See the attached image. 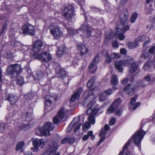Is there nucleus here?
<instances>
[{
  "label": "nucleus",
  "mask_w": 155,
  "mask_h": 155,
  "mask_svg": "<svg viewBox=\"0 0 155 155\" xmlns=\"http://www.w3.org/2000/svg\"><path fill=\"white\" fill-rule=\"evenodd\" d=\"M116 109V108H115V107L111 104L110 106L107 109V112L108 114H110L113 113L114 111Z\"/></svg>",
  "instance_id": "nucleus-43"
},
{
  "label": "nucleus",
  "mask_w": 155,
  "mask_h": 155,
  "mask_svg": "<svg viewBox=\"0 0 155 155\" xmlns=\"http://www.w3.org/2000/svg\"><path fill=\"white\" fill-rule=\"evenodd\" d=\"M137 97V96L135 95L134 96V97L132 98L130 100V103L131 104V105H134V106L132 107L133 110H135L140 105V103L139 102H137L135 104Z\"/></svg>",
  "instance_id": "nucleus-20"
},
{
  "label": "nucleus",
  "mask_w": 155,
  "mask_h": 155,
  "mask_svg": "<svg viewBox=\"0 0 155 155\" xmlns=\"http://www.w3.org/2000/svg\"><path fill=\"white\" fill-rule=\"evenodd\" d=\"M67 48L64 45L61 46L59 48L57 52L58 56L59 57H61L62 55L67 53Z\"/></svg>",
  "instance_id": "nucleus-21"
},
{
  "label": "nucleus",
  "mask_w": 155,
  "mask_h": 155,
  "mask_svg": "<svg viewBox=\"0 0 155 155\" xmlns=\"http://www.w3.org/2000/svg\"><path fill=\"white\" fill-rule=\"evenodd\" d=\"M5 127L6 124L5 123H0V132L2 133L4 131Z\"/></svg>",
  "instance_id": "nucleus-46"
},
{
  "label": "nucleus",
  "mask_w": 155,
  "mask_h": 155,
  "mask_svg": "<svg viewBox=\"0 0 155 155\" xmlns=\"http://www.w3.org/2000/svg\"><path fill=\"white\" fill-rule=\"evenodd\" d=\"M112 45L113 47L114 48H118L119 45L117 41H113L112 43Z\"/></svg>",
  "instance_id": "nucleus-58"
},
{
  "label": "nucleus",
  "mask_w": 155,
  "mask_h": 155,
  "mask_svg": "<svg viewBox=\"0 0 155 155\" xmlns=\"http://www.w3.org/2000/svg\"><path fill=\"white\" fill-rule=\"evenodd\" d=\"M23 33L25 35L33 36L35 35V30L34 27L32 25L27 24L22 27Z\"/></svg>",
  "instance_id": "nucleus-9"
},
{
  "label": "nucleus",
  "mask_w": 155,
  "mask_h": 155,
  "mask_svg": "<svg viewBox=\"0 0 155 155\" xmlns=\"http://www.w3.org/2000/svg\"><path fill=\"white\" fill-rule=\"evenodd\" d=\"M103 54L105 57V62L107 63H110L112 61V59L110 55H109L108 52L106 51H104Z\"/></svg>",
  "instance_id": "nucleus-25"
},
{
  "label": "nucleus",
  "mask_w": 155,
  "mask_h": 155,
  "mask_svg": "<svg viewBox=\"0 0 155 155\" xmlns=\"http://www.w3.org/2000/svg\"><path fill=\"white\" fill-rule=\"evenodd\" d=\"M65 110L64 107L61 108L59 110L58 117L56 116L53 118V122L54 124H57L60 120H62L65 116Z\"/></svg>",
  "instance_id": "nucleus-14"
},
{
  "label": "nucleus",
  "mask_w": 155,
  "mask_h": 155,
  "mask_svg": "<svg viewBox=\"0 0 155 155\" xmlns=\"http://www.w3.org/2000/svg\"><path fill=\"white\" fill-rule=\"evenodd\" d=\"M99 54H97L93 58L92 63L89 65V71L92 73H94L96 71V64L99 62Z\"/></svg>",
  "instance_id": "nucleus-10"
},
{
  "label": "nucleus",
  "mask_w": 155,
  "mask_h": 155,
  "mask_svg": "<svg viewBox=\"0 0 155 155\" xmlns=\"http://www.w3.org/2000/svg\"><path fill=\"white\" fill-rule=\"evenodd\" d=\"M133 59L130 56H127L125 60L122 61L123 62V65L127 66L130 63H132Z\"/></svg>",
  "instance_id": "nucleus-27"
},
{
  "label": "nucleus",
  "mask_w": 155,
  "mask_h": 155,
  "mask_svg": "<svg viewBox=\"0 0 155 155\" xmlns=\"http://www.w3.org/2000/svg\"><path fill=\"white\" fill-rule=\"evenodd\" d=\"M101 137L100 139V140H99V142L97 144V146H99L105 139V137L102 136Z\"/></svg>",
  "instance_id": "nucleus-61"
},
{
  "label": "nucleus",
  "mask_w": 155,
  "mask_h": 155,
  "mask_svg": "<svg viewBox=\"0 0 155 155\" xmlns=\"http://www.w3.org/2000/svg\"><path fill=\"white\" fill-rule=\"evenodd\" d=\"M96 78L95 77H92L88 81L87 84V86L88 87H90L94 86V83L96 81Z\"/></svg>",
  "instance_id": "nucleus-31"
},
{
  "label": "nucleus",
  "mask_w": 155,
  "mask_h": 155,
  "mask_svg": "<svg viewBox=\"0 0 155 155\" xmlns=\"http://www.w3.org/2000/svg\"><path fill=\"white\" fill-rule=\"evenodd\" d=\"M155 50V46H153L148 50V52L151 54L152 53L154 52Z\"/></svg>",
  "instance_id": "nucleus-64"
},
{
  "label": "nucleus",
  "mask_w": 155,
  "mask_h": 155,
  "mask_svg": "<svg viewBox=\"0 0 155 155\" xmlns=\"http://www.w3.org/2000/svg\"><path fill=\"white\" fill-rule=\"evenodd\" d=\"M68 141V138L65 137L61 140V144H64L66 143Z\"/></svg>",
  "instance_id": "nucleus-60"
},
{
  "label": "nucleus",
  "mask_w": 155,
  "mask_h": 155,
  "mask_svg": "<svg viewBox=\"0 0 155 155\" xmlns=\"http://www.w3.org/2000/svg\"><path fill=\"white\" fill-rule=\"evenodd\" d=\"M129 14L126 9H124L120 14V25H125L128 21Z\"/></svg>",
  "instance_id": "nucleus-11"
},
{
  "label": "nucleus",
  "mask_w": 155,
  "mask_h": 155,
  "mask_svg": "<svg viewBox=\"0 0 155 155\" xmlns=\"http://www.w3.org/2000/svg\"><path fill=\"white\" fill-rule=\"evenodd\" d=\"M25 120L28 123H30L33 120L32 115L31 113H27L25 114Z\"/></svg>",
  "instance_id": "nucleus-33"
},
{
  "label": "nucleus",
  "mask_w": 155,
  "mask_h": 155,
  "mask_svg": "<svg viewBox=\"0 0 155 155\" xmlns=\"http://www.w3.org/2000/svg\"><path fill=\"white\" fill-rule=\"evenodd\" d=\"M116 122V119L114 117L112 118L110 120L109 122L110 125H114Z\"/></svg>",
  "instance_id": "nucleus-59"
},
{
  "label": "nucleus",
  "mask_w": 155,
  "mask_h": 155,
  "mask_svg": "<svg viewBox=\"0 0 155 155\" xmlns=\"http://www.w3.org/2000/svg\"><path fill=\"white\" fill-rule=\"evenodd\" d=\"M7 25L8 24H7L6 22H5L3 24L2 28V31L0 33V36H2V35L5 33L6 30Z\"/></svg>",
  "instance_id": "nucleus-41"
},
{
  "label": "nucleus",
  "mask_w": 155,
  "mask_h": 155,
  "mask_svg": "<svg viewBox=\"0 0 155 155\" xmlns=\"http://www.w3.org/2000/svg\"><path fill=\"white\" fill-rule=\"evenodd\" d=\"M135 89V88L133 85L128 84L124 87V90L127 94L131 96L134 94Z\"/></svg>",
  "instance_id": "nucleus-16"
},
{
  "label": "nucleus",
  "mask_w": 155,
  "mask_h": 155,
  "mask_svg": "<svg viewBox=\"0 0 155 155\" xmlns=\"http://www.w3.org/2000/svg\"><path fill=\"white\" fill-rule=\"evenodd\" d=\"M53 98L51 96L49 99L46 100L45 104V109H47L48 107L51 106L52 104V100H53Z\"/></svg>",
  "instance_id": "nucleus-29"
},
{
  "label": "nucleus",
  "mask_w": 155,
  "mask_h": 155,
  "mask_svg": "<svg viewBox=\"0 0 155 155\" xmlns=\"http://www.w3.org/2000/svg\"><path fill=\"white\" fill-rule=\"evenodd\" d=\"M74 8L72 5H68L62 10V15L66 19L71 18L74 14Z\"/></svg>",
  "instance_id": "nucleus-8"
},
{
  "label": "nucleus",
  "mask_w": 155,
  "mask_h": 155,
  "mask_svg": "<svg viewBox=\"0 0 155 155\" xmlns=\"http://www.w3.org/2000/svg\"><path fill=\"white\" fill-rule=\"evenodd\" d=\"M118 79L116 76L113 75L111 79V84L112 85H115L118 84Z\"/></svg>",
  "instance_id": "nucleus-32"
},
{
  "label": "nucleus",
  "mask_w": 155,
  "mask_h": 155,
  "mask_svg": "<svg viewBox=\"0 0 155 155\" xmlns=\"http://www.w3.org/2000/svg\"><path fill=\"white\" fill-rule=\"evenodd\" d=\"M54 127V124L49 122H45L43 127L39 128V130L43 136H48L50 134V131L53 130Z\"/></svg>",
  "instance_id": "nucleus-5"
},
{
  "label": "nucleus",
  "mask_w": 155,
  "mask_h": 155,
  "mask_svg": "<svg viewBox=\"0 0 155 155\" xmlns=\"http://www.w3.org/2000/svg\"><path fill=\"white\" fill-rule=\"evenodd\" d=\"M101 109V108L99 107V105L96 102H94L87 110L86 114L87 115H91L88 117V119L91 124H94L95 122L94 117L92 115H96L98 111Z\"/></svg>",
  "instance_id": "nucleus-1"
},
{
  "label": "nucleus",
  "mask_w": 155,
  "mask_h": 155,
  "mask_svg": "<svg viewBox=\"0 0 155 155\" xmlns=\"http://www.w3.org/2000/svg\"><path fill=\"white\" fill-rule=\"evenodd\" d=\"M110 56L112 59H116L120 57L119 54V53H114L111 54Z\"/></svg>",
  "instance_id": "nucleus-50"
},
{
  "label": "nucleus",
  "mask_w": 155,
  "mask_h": 155,
  "mask_svg": "<svg viewBox=\"0 0 155 155\" xmlns=\"http://www.w3.org/2000/svg\"><path fill=\"white\" fill-rule=\"evenodd\" d=\"M51 34L55 39H57L62 36V32L60 31L58 26L56 23H52L49 26Z\"/></svg>",
  "instance_id": "nucleus-6"
},
{
  "label": "nucleus",
  "mask_w": 155,
  "mask_h": 155,
  "mask_svg": "<svg viewBox=\"0 0 155 155\" xmlns=\"http://www.w3.org/2000/svg\"><path fill=\"white\" fill-rule=\"evenodd\" d=\"M20 65L17 64H11L8 66L6 70L7 74L11 76L12 78H15L22 71Z\"/></svg>",
  "instance_id": "nucleus-2"
},
{
  "label": "nucleus",
  "mask_w": 155,
  "mask_h": 155,
  "mask_svg": "<svg viewBox=\"0 0 155 155\" xmlns=\"http://www.w3.org/2000/svg\"><path fill=\"white\" fill-rule=\"evenodd\" d=\"M82 96L85 98L83 104L84 107H87L95 98L93 92L89 89L87 90Z\"/></svg>",
  "instance_id": "nucleus-3"
},
{
  "label": "nucleus",
  "mask_w": 155,
  "mask_h": 155,
  "mask_svg": "<svg viewBox=\"0 0 155 155\" xmlns=\"http://www.w3.org/2000/svg\"><path fill=\"white\" fill-rule=\"evenodd\" d=\"M44 77V74L42 71L38 70L37 71L35 77L38 79L40 80L42 78Z\"/></svg>",
  "instance_id": "nucleus-37"
},
{
  "label": "nucleus",
  "mask_w": 155,
  "mask_h": 155,
  "mask_svg": "<svg viewBox=\"0 0 155 155\" xmlns=\"http://www.w3.org/2000/svg\"><path fill=\"white\" fill-rule=\"evenodd\" d=\"M68 34L70 36H73L75 33V31L74 28L72 27L68 28H67Z\"/></svg>",
  "instance_id": "nucleus-42"
},
{
  "label": "nucleus",
  "mask_w": 155,
  "mask_h": 155,
  "mask_svg": "<svg viewBox=\"0 0 155 155\" xmlns=\"http://www.w3.org/2000/svg\"><path fill=\"white\" fill-rule=\"evenodd\" d=\"M91 9L92 10L94 11L100 12L101 11H102V12H103V11L101 10L100 9L94 7H91Z\"/></svg>",
  "instance_id": "nucleus-62"
},
{
  "label": "nucleus",
  "mask_w": 155,
  "mask_h": 155,
  "mask_svg": "<svg viewBox=\"0 0 155 155\" xmlns=\"http://www.w3.org/2000/svg\"><path fill=\"white\" fill-rule=\"evenodd\" d=\"M93 132L92 131H89L87 132V134L89 136L91 137V139L92 140H94L95 139V136L93 135Z\"/></svg>",
  "instance_id": "nucleus-54"
},
{
  "label": "nucleus",
  "mask_w": 155,
  "mask_h": 155,
  "mask_svg": "<svg viewBox=\"0 0 155 155\" xmlns=\"http://www.w3.org/2000/svg\"><path fill=\"white\" fill-rule=\"evenodd\" d=\"M25 143L24 142H19L17 144L15 150L17 151L22 148L24 146Z\"/></svg>",
  "instance_id": "nucleus-38"
},
{
  "label": "nucleus",
  "mask_w": 155,
  "mask_h": 155,
  "mask_svg": "<svg viewBox=\"0 0 155 155\" xmlns=\"http://www.w3.org/2000/svg\"><path fill=\"white\" fill-rule=\"evenodd\" d=\"M146 39V36L144 35L139 36L137 38L138 41H143Z\"/></svg>",
  "instance_id": "nucleus-51"
},
{
  "label": "nucleus",
  "mask_w": 155,
  "mask_h": 155,
  "mask_svg": "<svg viewBox=\"0 0 155 155\" xmlns=\"http://www.w3.org/2000/svg\"><path fill=\"white\" fill-rule=\"evenodd\" d=\"M127 45L128 47L130 49H134L138 46V44L137 41H135L134 43L128 42Z\"/></svg>",
  "instance_id": "nucleus-35"
},
{
  "label": "nucleus",
  "mask_w": 155,
  "mask_h": 155,
  "mask_svg": "<svg viewBox=\"0 0 155 155\" xmlns=\"http://www.w3.org/2000/svg\"><path fill=\"white\" fill-rule=\"evenodd\" d=\"M123 64L122 61H117L115 63L116 68L118 70V71L120 72H121L123 71Z\"/></svg>",
  "instance_id": "nucleus-26"
},
{
  "label": "nucleus",
  "mask_w": 155,
  "mask_h": 155,
  "mask_svg": "<svg viewBox=\"0 0 155 155\" xmlns=\"http://www.w3.org/2000/svg\"><path fill=\"white\" fill-rule=\"evenodd\" d=\"M24 82L23 78L21 76H18L17 78V83L19 85L22 84Z\"/></svg>",
  "instance_id": "nucleus-40"
},
{
  "label": "nucleus",
  "mask_w": 155,
  "mask_h": 155,
  "mask_svg": "<svg viewBox=\"0 0 155 155\" xmlns=\"http://www.w3.org/2000/svg\"><path fill=\"white\" fill-rule=\"evenodd\" d=\"M75 141V140L73 138H68V143L69 144H72Z\"/></svg>",
  "instance_id": "nucleus-63"
},
{
  "label": "nucleus",
  "mask_w": 155,
  "mask_h": 155,
  "mask_svg": "<svg viewBox=\"0 0 155 155\" xmlns=\"http://www.w3.org/2000/svg\"><path fill=\"white\" fill-rule=\"evenodd\" d=\"M137 66L135 63H131L130 67V73L131 74L134 73L137 70Z\"/></svg>",
  "instance_id": "nucleus-28"
},
{
  "label": "nucleus",
  "mask_w": 155,
  "mask_h": 155,
  "mask_svg": "<svg viewBox=\"0 0 155 155\" xmlns=\"http://www.w3.org/2000/svg\"><path fill=\"white\" fill-rule=\"evenodd\" d=\"M80 31L83 32L84 35H86L87 37H90L91 34V31L90 28L87 26L82 25L80 29L77 31V32L79 33L78 32Z\"/></svg>",
  "instance_id": "nucleus-17"
},
{
  "label": "nucleus",
  "mask_w": 155,
  "mask_h": 155,
  "mask_svg": "<svg viewBox=\"0 0 155 155\" xmlns=\"http://www.w3.org/2000/svg\"><path fill=\"white\" fill-rule=\"evenodd\" d=\"M143 79L147 81H149L151 80V75L148 74L146 75L143 78Z\"/></svg>",
  "instance_id": "nucleus-53"
},
{
  "label": "nucleus",
  "mask_w": 155,
  "mask_h": 155,
  "mask_svg": "<svg viewBox=\"0 0 155 155\" xmlns=\"http://www.w3.org/2000/svg\"><path fill=\"white\" fill-rule=\"evenodd\" d=\"M25 97V98L30 100L33 98V96L32 95V94L29 93L27 94L26 95Z\"/></svg>",
  "instance_id": "nucleus-55"
},
{
  "label": "nucleus",
  "mask_w": 155,
  "mask_h": 155,
  "mask_svg": "<svg viewBox=\"0 0 155 155\" xmlns=\"http://www.w3.org/2000/svg\"><path fill=\"white\" fill-rule=\"evenodd\" d=\"M106 98V96L105 93H103L100 95L99 100L101 101H105Z\"/></svg>",
  "instance_id": "nucleus-47"
},
{
  "label": "nucleus",
  "mask_w": 155,
  "mask_h": 155,
  "mask_svg": "<svg viewBox=\"0 0 155 155\" xmlns=\"http://www.w3.org/2000/svg\"><path fill=\"white\" fill-rule=\"evenodd\" d=\"M39 146L44 145L47 140L44 141L43 139H38Z\"/></svg>",
  "instance_id": "nucleus-56"
},
{
  "label": "nucleus",
  "mask_w": 155,
  "mask_h": 155,
  "mask_svg": "<svg viewBox=\"0 0 155 155\" xmlns=\"http://www.w3.org/2000/svg\"><path fill=\"white\" fill-rule=\"evenodd\" d=\"M83 91V90L81 87H79L71 97V101L73 102L76 99H78Z\"/></svg>",
  "instance_id": "nucleus-18"
},
{
  "label": "nucleus",
  "mask_w": 155,
  "mask_h": 155,
  "mask_svg": "<svg viewBox=\"0 0 155 155\" xmlns=\"http://www.w3.org/2000/svg\"><path fill=\"white\" fill-rule=\"evenodd\" d=\"M58 66L55 68L56 75L57 77L63 79L66 77L67 74L64 68H62L58 64Z\"/></svg>",
  "instance_id": "nucleus-15"
},
{
  "label": "nucleus",
  "mask_w": 155,
  "mask_h": 155,
  "mask_svg": "<svg viewBox=\"0 0 155 155\" xmlns=\"http://www.w3.org/2000/svg\"><path fill=\"white\" fill-rule=\"evenodd\" d=\"M117 30L115 32V35L117 36L118 39L122 40H124L125 38V36L124 33L126 31L128 30L130 28L129 26L128 25H121L118 27L116 26Z\"/></svg>",
  "instance_id": "nucleus-7"
},
{
  "label": "nucleus",
  "mask_w": 155,
  "mask_h": 155,
  "mask_svg": "<svg viewBox=\"0 0 155 155\" xmlns=\"http://www.w3.org/2000/svg\"><path fill=\"white\" fill-rule=\"evenodd\" d=\"M149 56V54L148 53H146L141 54L140 57L141 58H144L145 59H146L148 58Z\"/></svg>",
  "instance_id": "nucleus-52"
},
{
  "label": "nucleus",
  "mask_w": 155,
  "mask_h": 155,
  "mask_svg": "<svg viewBox=\"0 0 155 155\" xmlns=\"http://www.w3.org/2000/svg\"><path fill=\"white\" fill-rule=\"evenodd\" d=\"M114 36L113 31H110L109 32H106L105 34L106 40H110L112 39Z\"/></svg>",
  "instance_id": "nucleus-36"
},
{
  "label": "nucleus",
  "mask_w": 155,
  "mask_h": 155,
  "mask_svg": "<svg viewBox=\"0 0 155 155\" xmlns=\"http://www.w3.org/2000/svg\"><path fill=\"white\" fill-rule=\"evenodd\" d=\"M153 11V9L151 8H148L146 7L145 10V12L146 15H148L152 14Z\"/></svg>",
  "instance_id": "nucleus-44"
},
{
  "label": "nucleus",
  "mask_w": 155,
  "mask_h": 155,
  "mask_svg": "<svg viewBox=\"0 0 155 155\" xmlns=\"http://www.w3.org/2000/svg\"><path fill=\"white\" fill-rule=\"evenodd\" d=\"M43 42L41 40H38L33 44L31 49L33 57L36 58L41 52V48L43 46Z\"/></svg>",
  "instance_id": "nucleus-4"
},
{
  "label": "nucleus",
  "mask_w": 155,
  "mask_h": 155,
  "mask_svg": "<svg viewBox=\"0 0 155 155\" xmlns=\"http://www.w3.org/2000/svg\"><path fill=\"white\" fill-rule=\"evenodd\" d=\"M78 49L81 52V54L84 55L85 54H87L88 50L86 48L85 46L81 44H78Z\"/></svg>",
  "instance_id": "nucleus-22"
},
{
  "label": "nucleus",
  "mask_w": 155,
  "mask_h": 155,
  "mask_svg": "<svg viewBox=\"0 0 155 155\" xmlns=\"http://www.w3.org/2000/svg\"><path fill=\"white\" fill-rule=\"evenodd\" d=\"M137 85L139 87H143L146 86V85L145 84V82L143 81H140L138 82L137 83Z\"/></svg>",
  "instance_id": "nucleus-49"
},
{
  "label": "nucleus",
  "mask_w": 155,
  "mask_h": 155,
  "mask_svg": "<svg viewBox=\"0 0 155 155\" xmlns=\"http://www.w3.org/2000/svg\"><path fill=\"white\" fill-rule=\"evenodd\" d=\"M18 98L16 96L12 94H7L6 95L5 99L10 102L12 105L15 104Z\"/></svg>",
  "instance_id": "nucleus-19"
},
{
  "label": "nucleus",
  "mask_w": 155,
  "mask_h": 155,
  "mask_svg": "<svg viewBox=\"0 0 155 155\" xmlns=\"http://www.w3.org/2000/svg\"><path fill=\"white\" fill-rule=\"evenodd\" d=\"M19 44V42L16 41L15 39L11 41V44L12 46L14 47H17Z\"/></svg>",
  "instance_id": "nucleus-48"
},
{
  "label": "nucleus",
  "mask_w": 155,
  "mask_h": 155,
  "mask_svg": "<svg viewBox=\"0 0 155 155\" xmlns=\"http://www.w3.org/2000/svg\"><path fill=\"white\" fill-rule=\"evenodd\" d=\"M137 17V14L136 12L133 13L131 17L130 21L132 23H134Z\"/></svg>",
  "instance_id": "nucleus-39"
},
{
  "label": "nucleus",
  "mask_w": 155,
  "mask_h": 155,
  "mask_svg": "<svg viewBox=\"0 0 155 155\" xmlns=\"http://www.w3.org/2000/svg\"><path fill=\"white\" fill-rule=\"evenodd\" d=\"M30 124H31L30 123L29 124L23 123L19 125V127L21 130H26L30 128Z\"/></svg>",
  "instance_id": "nucleus-34"
},
{
  "label": "nucleus",
  "mask_w": 155,
  "mask_h": 155,
  "mask_svg": "<svg viewBox=\"0 0 155 155\" xmlns=\"http://www.w3.org/2000/svg\"><path fill=\"white\" fill-rule=\"evenodd\" d=\"M81 116H79L78 118H77L78 122H74V120H75V118H74L73 120V121L69 124L68 127L66 129V131L67 132H70L72 129V128H73L78 122L80 121V117Z\"/></svg>",
  "instance_id": "nucleus-23"
},
{
  "label": "nucleus",
  "mask_w": 155,
  "mask_h": 155,
  "mask_svg": "<svg viewBox=\"0 0 155 155\" xmlns=\"http://www.w3.org/2000/svg\"><path fill=\"white\" fill-rule=\"evenodd\" d=\"M107 131L104 129L101 130V131L99 134V136L101 137L103 136L104 135H105L107 133Z\"/></svg>",
  "instance_id": "nucleus-57"
},
{
  "label": "nucleus",
  "mask_w": 155,
  "mask_h": 155,
  "mask_svg": "<svg viewBox=\"0 0 155 155\" xmlns=\"http://www.w3.org/2000/svg\"><path fill=\"white\" fill-rule=\"evenodd\" d=\"M35 58L40 59L43 62H48L51 60L52 57L49 53L47 52H42L41 51Z\"/></svg>",
  "instance_id": "nucleus-13"
},
{
  "label": "nucleus",
  "mask_w": 155,
  "mask_h": 155,
  "mask_svg": "<svg viewBox=\"0 0 155 155\" xmlns=\"http://www.w3.org/2000/svg\"><path fill=\"white\" fill-rule=\"evenodd\" d=\"M54 138L55 139H54L53 142L49 145L50 147L48 149V150L49 152H55L58 148V143L60 139L58 135H56L54 137Z\"/></svg>",
  "instance_id": "nucleus-12"
},
{
  "label": "nucleus",
  "mask_w": 155,
  "mask_h": 155,
  "mask_svg": "<svg viewBox=\"0 0 155 155\" xmlns=\"http://www.w3.org/2000/svg\"><path fill=\"white\" fill-rule=\"evenodd\" d=\"M103 1L105 2L104 4L105 9L106 10L108 11L110 9V4L108 2L107 0H103Z\"/></svg>",
  "instance_id": "nucleus-45"
},
{
  "label": "nucleus",
  "mask_w": 155,
  "mask_h": 155,
  "mask_svg": "<svg viewBox=\"0 0 155 155\" xmlns=\"http://www.w3.org/2000/svg\"><path fill=\"white\" fill-rule=\"evenodd\" d=\"M32 143L34 147L31 148V149L34 152H37L38 150V147L39 146L38 139H35L32 141Z\"/></svg>",
  "instance_id": "nucleus-24"
},
{
  "label": "nucleus",
  "mask_w": 155,
  "mask_h": 155,
  "mask_svg": "<svg viewBox=\"0 0 155 155\" xmlns=\"http://www.w3.org/2000/svg\"><path fill=\"white\" fill-rule=\"evenodd\" d=\"M121 102V98H119L116 99L111 104L115 108L117 109Z\"/></svg>",
  "instance_id": "nucleus-30"
}]
</instances>
